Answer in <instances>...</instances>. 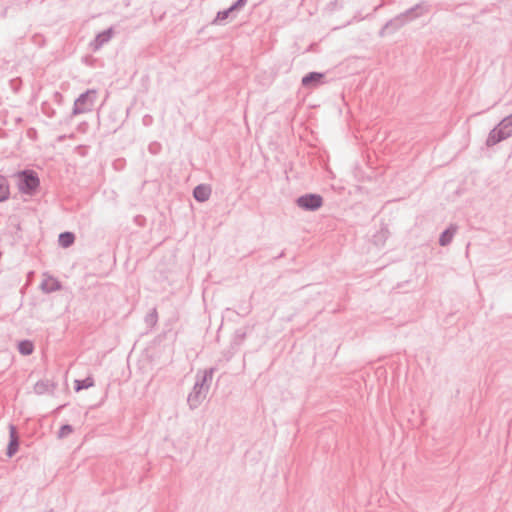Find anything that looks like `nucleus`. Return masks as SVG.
Segmentation results:
<instances>
[{"instance_id":"obj_1","label":"nucleus","mask_w":512,"mask_h":512,"mask_svg":"<svg viewBox=\"0 0 512 512\" xmlns=\"http://www.w3.org/2000/svg\"><path fill=\"white\" fill-rule=\"evenodd\" d=\"M428 5L425 2H420L413 7L407 9L405 12L398 14L393 19L386 22V24L379 31V36L392 34L403 27L407 22L421 16L427 11Z\"/></svg>"},{"instance_id":"obj_2","label":"nucleus","mask_w":512,"mask_h":512,"mask_svg":"<svg viewBox=\"0 0 512 512\" xmlns=\"http://www.w3.org/2000/svg\"><path fill=\"white\" fill-rule=\"evenodd\" d=\"M14 176L17 178V186L22 194L33 196L37 193L40 179L36 171L24 169L18 171Z\"/></svg>"},{"instance_id":"obj_3","label":"nucleus","mask_w":512,"mask_h":512,"mask_svg":"<svg viewBox=\"0 0 512 512\" xmlns=\"http://www.w3.org/2000/svg\"><path fill=\"white\" fill-rule=\"evenodd\" d=\"M97 99V92L94 89H88L81 93L74 101L72 116L91 112Z\"/></svg>"},{"instance_id":"obj_4","label":"nucleus","mask_w":512,"mask_h":512,"mask_svg":"<svg viewBox=\"0 0 512 512\" xmlns=\"http://www.w3.org/2000/svg\"><path fill=\"white\" fill-rule=\"evenodd\" d=\"M298 207L305 211H316L323 205V198L316 193H307L296 199Z\"/></svg>"},{"instance_id":"obj_5","label":"nucleus","mask_w":512,"mask_h":512,"mask_svg":"<svg viewBox=\"0 0 512 512\" xmlns=\"http://www.w3.org/2000/svg\"><path fill=\"white\" fill-rule=\"evenodd\" d=\"M208 390L203 388L200 384L195 382L192 391L189 393L187 397V403L191 410L196 409L205 399Z\"/></svg>"},{"instance_id":"obj_6","label":"nucleus","mask_w":512,"mask_h":512,"mask_svg":"<svg viewBox=\"0 0 512 512\" xmlns=\"http://www.w3.org/2000/svg\"><path fill=\"white\" fill-rule=\"evenodd\" d=\"M508 138H509V136H506V132L499 126V124H497L489 132L485 144L487 147H493Z\"/></svg>"},{"instance_id":"obj_7","label":"nucleus","mask_w":512,"mask_h":512,"mask_svg":"<svg viewBox=\"0 0 512 512\" xmlns=\"http://www.w3.org/2000/svg\"><path fill=\"white\" fill-rule=\"evenodd\" d=\"M325 74L321 72H309L301 80V84L305 88H315L323 83Z\"/></svg>"},{"instance_id":"obj_8","label":"nucleus","mask_w":512,"mask_h":512,"mask_svg":"<svg viewBox=\"0 0 512 512\" xmlns=\"http://www.w3.org/2000/svg\"><path fill=\"white\" fill-rule=\"evenodd\" d=\"M19 437L17 434V429L14 425L9 426V443L7 445L6 455L8 457H13L18 449H19Z\"/></svg>"},{"instance_id":"obj_9","label":"nucleus","mask_w":512,"mask_h":512,"mask_svg":"<svg viewBox=\"0 0 512 512\" xmlns=\"http://www.w3.org/2000/svg\"><path fill=\"white\" fill-rule=\"evenodd\" d=\"M215 370V368L211 367L209 369L204 370L202 374L198 372L196 374V383L200 384L206 390H209L210 383L212 381Z\"/></svg>"},{"instance_id":"obj_10","label":"nucleus","mask_w":512,"mask_h":512,"mask_svg":"<svg viewBox=\"0 0 512 512\" xmlns=\"http://www.w3.org/2000/svg\"><path fill=\"white\" fill-rule=\"evenodd\" d=\"M211 195V188L205 184H199L193 189V197L198 202H205Z\"/></svg>"},{"instance_id":"obj_11","label":"nucleus","mask_w":512,"mask_h":512,"mask_svg":"<svg viewBox=\"0 0 512 512\" xmlns=\"http://www.w3.org/2000/svg\"><path fill=\"white\" fill-rule=\"evenodd\" d=\"M112 35H113V29L112 28H108L104 31H102L101 33H99L92 45H93V49L94 50H98L100 49L104 44L108 43L110 41V39L112 38Z\"/></svg>"},{"instance_id":"obj_12","label":"nucleus","mask_w":512,"mask_h":512,"mask_svg":"<svg viewBox=\"0 0 512 512\" xmlns=\"http://www.w3.org/2000/svg\"><path fill=\"white\" fill-rule=\"evenodd\" d=\"M55 388V384L50 382L49 380H39L34 385V392L38 395H43L45 393H52Z\"/></svg>"},{"instance_id":"obj_13","label":"nucleus","mask_w":512,"mask_h":512,"mask_svg":"<svg viewBox=\"0 0 512 512\" xmlns=\"http://www.w3.org/2000/svg\"><path fill=\"white\" fill-rule=\"evenodd\" d=\"M456 233V227L451 225L448 228H446L439 237V244L441 246H447L451 243L454 235Z\"/></svg>"},{"instance_id":"obj_14","label":"nucleus","mask_w":512,"mask_h":512,"mask_svg":"<svg viewBox=\"0 0 512 512\" xmlns=\"http://www.w3.org/2000/svg\"><path fill=\"white\" fill-rule=\"evenodd\" d=\"M58 242L61 247L68 248L74 244L75 235L69 231L62 232L59 234Z\"/></svg>"},{"instance_id":"obj_15","label":"nucleus","mask_w":512,"mask_h":512,"mask_svg":"<svg viewBox=\"0 0 512 512\" xmlns=\"http://www.w3.org/2000/svg\"><path fill=\"white\" fill-rule=\"evenodd\" d=\"M41 289L45 293L55 292L61 289V283L54 278H50L49 280H45L41 283Z\"/></svg>"},{"instance_id":"obj_16","label":"nucleus","mask_w":512,"mask_h":512,"mask_svg":"<svg viewBox=\"0 0 512 512\" xmlns=\"http://www.w3.org/2000/svg\"><path fill=\"white\" fill-rule=\"evenodd\" d=\"M18 351L24 356L31 355L34 351V344L30 340H21L18 343Z\"/></svg>"},{"instance_id":"obj_17","label":"nucleus","mask_w":512,"mask_h":512,"mask_svg":"<svg viewBox=\"0 0 512 512\" xmlns=\"http://www.w3.org/2000/svg\"><path fill=\"white\" fill-rule=\"evenodd\" d=\"M94 386V379L91 376L86 377L85 379L75 380L74 389L76 392H79L83 389H88Z\"/></svg>"},{"instance_id":"obj_18","label":"nucleus","mask_w":512,"mask_h":512,"mask_svg":"<svg viewBox=\"0 0 512 512\" xmlns=\"http://www.w3.org/2000/svg\"><path fill=\"white\" fill-rule=\"evenodd\" d=\"M9 186L7 179L0 175V202H3L9 198Z\"/></svg>"},{"instance_id":"obj_19","label":"nucleus","mask_w":512,"mask_h":512,"mask_svg":"<svg viewBox=\"0 0 512 512\" xmlns=\"http://www.w3.org/2000/svg\"><path fill=\"white\" fill-rule=\"evenodd\" d=\"M498 124L506 132V136H512V113L503 118Z\"/></svg>"},{"instance_id":"obj_20","label":"nucleus","mask_w":512,"mask_h":512,"mask_svg":"<svg viewBox=\"0 0 512 512\" xmlns=\"http://www.w3.org/2000/svg\"><path fill=\"white\" fill-rule=\"evenodd\" d=\"M236 10L235 9H232V5L225 9V10H222V11H219L215 17V19L213 20V23L214 24H220L222 23L224 20H226L229 15L233 12H235Z\"/></svg>"},{"instance_id":"obj_21","label":"nucleus","mask_w":512,"mask_h":512,"mask_svg":"<svg viewBox=\"0 0 512 512\" xmlns=\"http://www.w3.org/2000/svg\"><path fill=\"white\" fill-rule=\"evenodd\" d=\"M73 432V427L70 424H64L58 431V438L63 439L69 436Z\"/></svg>"},{"instance_id":"obj_22","label":"nucleus","mask_w":512,"mask_h":512,"mask_svg":"<svg viewBox=\"0 0 512 512\" xmlns=\"http://www.w3.org/2000/svg\"><path fill=\"white\" fill-rule=\"evenodd\" d=\"M246 337V332L242 329H238L235 331L233 343L235 345H240Z\"/></svg>"},{"instance_id":"obj_23","label":"nucleus","mask_w":512,"mask_h":512,"mask_svg":"<svg viewBox=\"0 0 512 512\" xmlns=\"http://www.w3.org/2000/svg\"><path fill=\"white\" fill-rule=\"evenodd\" d=\"M247 3V0H236L232 4V9H235L236 11L241 10Z\"/></svg>"},{"instance_id":"obj_24","label":"nucleus","mask_w":512,"mask_h":512,"mask_svg":"<svg viewBox=\"0 0 512 512\" xmlns=\"http://www.w3.org/2000/svg\"><path fill=\"white\" fill-rule=\"evenodd\" d=\"M146 320H147V322H150V323H155L157 321L156 309H153V311L147 315Z\"/></svg>"},{"instance_id":"obj_25","label":"nucleus","mask_w":512,"mask_h":512,"mask_svg":"<svg viewBox=\"0 0 512 512\" xmlns=\"http://www.w3.org/2000/svg\"><path fill=\"white\" fill-rule=\"evenodd\" d=\"M160 149V145L158 143H151L149 145V151L152 153V154H156L158 152V150Z\"/></svg>"},{"instance_id":"obj_26","label":"nucleus","mask_w":512,"mask_h":512,"mask_svg":"<svg viewBox=\"0 0 512 512\" xmlns=\"http://www.w3.org/2000/svg\"><path fill=\"white\" fill-rule=\"evenodd\" d=\"M283 256H284V252L282 251V252L279 254V256H277V257H276V259L281 258V257H283Z\"/></svg>"}]
</instances>
